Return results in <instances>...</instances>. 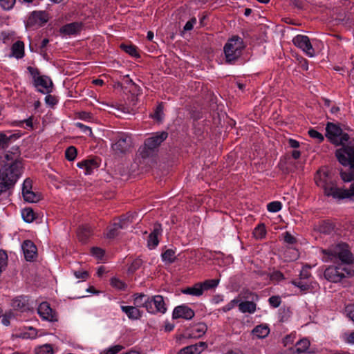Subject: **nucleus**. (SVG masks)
Returning <instances> with one entry per match:
<instances>
[{
	"mask_svg": "<svg viewBox=\"0 0 354 354\" xmlns=\"http://www.w3.org/2000/svg\"><path fill=\"white\" fill-rule=\"evenodd\" d=\"M268 302L273 308H277L281 305V299L279 296H272L269 298Z\"/></svg>",
	"mask_w": 354,
	"mask_h": 354,
	"instance_id": "48",
	"label": "nucleus"
},
{
	"mask_svg": "<svg viewBox=\"0 0 354 354\" xmlns=\"http://www.w3.org/2000/svg\"><path fill=\"white\" fill-rule=\"evenodd\" d=\"M282 205L279 201H273L268 204L267 209L270 212H277L281 210Z\"/></svg>",
	"mask_w": 354,
	"mask_h": 354,
	"instance_id": "43",
	"label": "nucleus"
},
{
	"mask_svg": "<svg viewBox=\"0 0 354 354\" xmlns=\"http://www.w3.org/2000/svg\"><path fill=\"white\" fill-rule=\"evenodd\" d=\"M300 279H308L310 277V273L308 268H303L300 272Z\"/></svg>",
	"mask_w": 354,
	"mask_h": 354,
	"instance_id": "64",
	"label": "nucleus"
},
{
	"mask_svg": "<svg viewBox=\"0 0 354 354\" xmlns=\"http://www.w3.org/2000/svg\"><path fill=\"white\" fill-rule=\"evenodd\" d=\"M139 152L142 158H147L153 156L154 149L147 147V146L145 145L143 147L140 149Z\"/></svg>",
	"mask_w": 354,
	"mask_h": 354,
	"instance_id": "40",
	"label": "nucleus"
},
{
	"mask_svg": "<svg viewBox=\"0 0 354 354\" xmlns=\"http://www.w3.org/2000/svg\"><path fill=\"white\" fill-rule=\"evenodd\" d=\"M201 287V283H196L193 286L183 289L182 292L185 295L200 297L203 294Z\"/></svg>",
	"mask_w": 354,
	"mask_h": 354,
	"instance_id": "27",
	"label": "nucleus"
},
{
	"mask_svg": "<svg viewBox=\"0 0 354 354\" xmlns=\"http://www.w3.org/2000/svg\"><path fill=\"white\" fill-rule=\"evenodd\" d=\"M36 354H53V349L51 345L44 344L36 349Z\"/></svg>",
	"mask_w": 354,
	"mask_h": 354,
	"instance_id": "42",
	"label": "nucleus"
},
{
	"mask_svg": "<svg viewBox=\"0 0 354 354\" xmlns=\"http://www.w3.org/2000/svg\"><path fill=\"white\" fill-rule=\"evenodd\" d=\"M323 252L328 255L330 261L336 262L339 260L341 261L337 266L340 272L344 274V278L354 276V269L351 266L354 258L347 244L339 243L333 245L329 249L323 250Z\"/></svg>",
	"mask_w": 354,
	"mask_h": 354,
	"instance_id": "2",
	"label": "nucleus"
},
{
	"mask_svg": "<svg viewBox=\"0 0 354 354\" xmlns=\"http://www.w3.org/2000/svg\"><path fill=\"white\" fill-rule=\"evenodd\" d=\"M292 42L309 57H312L315 55V50L308 36L298 35L293 38Z\"/></svg>",
	"mask_w": 354,
	"mask_h": 354,
	"instance_id": "8",
	"label": "nucleus"
},
{
	"mask_svg": "<svg viewBox=\"0 0 354 354\" xmlns=\"http://www.w3.org/2000/svg\"><path fill=\"white\" fill-rule=\"evenodd\" d=\"M12 306L15 310H19L22 312L26 311L29 309L28 300L24 296L17 297L12 300Z\"/></svg>",
	"mask_w": 354,
	"mask_h": 354,
	"instance_id": "21",
	"label": "nucleus"
},
{
	"mask_svg": "<svg viewBox=\"0 0 354 354\" xmlns=\"http://www.w3.org/2000/svg\"><path fill=\"white\" fill-rule=\"evenodd\" d=\"M123 348L124 347L121 345H115L108 348L106 351V354H116Z\"/></svg>",
	"mask_w": 354,
	"mask_h": 354,
	"instance_id": "52",
	"label": "nucleus"
},
{
	"mask_svg": "<svg viewBox=\"0 0 354 354\" xmlns=\"http://www.w3.org/2000/svg\"><path fill=\"white\" fill-rule=\"evenodd\" d=\"M121 309L131 319H138L141 317L140 310L136 306H122Z\"/></svg>",
	"mask_w": 354,
	"mask_h": 354,
	"instance_id": "26",
	"label": "nucleus"
},
{
	"mask_svg": "<svg viewBox=\"0 0 354 354\" xmlns=\"http://www.w3.org/2000/svg\"><path fill=\"white\" fill-rule=\"evenodd\" d=\"M149 301H151L153 311H148L149 313L164 314L167 311L166 304L162 295H155L149 298Z\"/></svg>",
	"mask_w": 354,
	"mask_h": 354,
	"instance_id": "15",
	"label": "nucleus"
},
{
	"mask_svg": "<svg viewBox=\"0 0 354 354\" xmlns=\"http://www.w3.org/2000/svg\"><path fill=\"white\" fill-rule=\"evenodd\" d=\"M283 279V274L280 271H274L270 274V279L272 281H281Z\"/></svg>",
	"mask_w": 354,
	"mask_h": 354,
	"instance_id": "53",
	"label": "nucleus"
},
{
	"mask_svg": "<svg viewBox=\"0 0 354 354\" xmlns=\"http://www.w3.org/2000/svg\"><path fill=\"white\" fill-rule=\"evenodd\" d=\"M310 346V342L307 339H302L298 341L295 344V353H301L308 350Z\"/></svg>",
	"mask_w": 354,
	"mask_h": 354,
	"instance_id": "33",
	"label": "nucleus"
},
{
	"mask_svg": "<svg viewBox=\"0 0 354 354\" xmlns=\"http://www.w3.org/2000/svg\"><path fill=\"white\" fill-rule=\"evenodd\" d=\"M120 48L122 50H123L125 53H128L132 57H139L140 55L137 52V48L132 45V44H122L120 45Z\"/></svg>",
	"mask_w": 354,
	"mask_h": 354,
	"instance_id": "35",
	"label": "nucleus"
},
{
	"mask_svg": "<svg viewBox=\"0 0 354 354\" xmlns=\"http://www.w3.org/2000/svg\"><path fill=\"white\" fill-rule=\"evenodd\" d=\"M308 135L310 138L317 140L319 143L322 142L324 140V136L313 129L308 131Z\"/></svg>",
	"mask_w": 354,
	"mask_h": 354,
	"instance_id": "44",
	"label": "nucleus"
},
{
	"mask_svg": "<svg viewBox=\"0 0 354 354\" xmlns=\"http://www.w3.org/2000/svg\"><path fill=\"white\" fill-rule=\"evenodd\" d=\"M153 117L158 121H160L163 117V105L162 103L159 104L156 107Z\"/></svg>",
	"mask_w": 354,
	"mask_h": 354,
	"instance_id": "47",
	"label": "nucleus"
},
{
	"mask_svg": "<svg viewBox=\"0 0 354 354\" xmlns=\"http://www.w3.org/2000/svg\"><path fill=\"white\" fill-rule=\"evenodd\" d=\"M124 223L122 221L114 223L108 230L106 236L113 239L118 235V230L124 227Z\"/></svg>",
	"mask_w": 354,
	"mask_h": 354,
	"instance_id": "31",
	"label": "nucleus"
},
{
	"mask_svg": "<svg viewBox=\"0 0 354 354\" xmlns=\"http://www.w3.org/2000/svg\"><path fill=\"white\" fill-rule=\"evenodd\" d=\"M28 71H29L30 75L32 76V77L34 79V82L35 81V78H37V77H40L39 76V70L37 68H33L32 66H28Z\"/></svg>",
	"mask_w": 354,
	"mask_h": 354,
	"instance_id": "61",
	"label": "nucleus"
},
{
	"mask_svg": "<svg viewBox=\"0 0 354 354\" xmlns=\"http://www.w3.org/2000/svg\"><path fill=\"white\" fill-rule=\"evenodd\" d=\"M333 198L337 199H344L354 196V184H352L348 189H335V192H333Z\"/></svg>",
	"mask_w": 354,
	"mask_h": 354,
	"instance_id": "23",
	"label": "nucleus"
},
{
	"mask_svg": "<svg viewBox=\"0 0 354 354\" xmlns=\"http://www.w3.org/2000/svg\"><path fill=\"white\" fill-rule=\"evenodd\" d=\"M325 278L332 282L337 283L344 278V274L340 272L338 266H329L324 271Z\"/></svg>",
	"mask_w": 354,
	"mask_h": 354,
	"instance_id": "16",
	"label": "nucleus"
},
{
	"mask_svg": "<svg viewBox=\"0 0 354 354\" xmlns=\"http://www.w3.org/2000/svg\"><path fill=\"white\" fill-rule=\"evenodd\" d=\"M252 333L256 337L263 339L269 335L270 328L266 324H260L253 328Z\"/></svg>",
	"mask_w": 354,
	"mask_h": 354,
	"instance_id": "24",
	"label": "nucleus"
},
{
	"mask_svg": "<svg viewBox=\"0 0 354 354\" xmlns=\"http://www.w3.org/2000/svg\"><path fill=\"white\" fill-rule=\"evenodd\" d=\"M77 156V149L75 147L71 146L68 147L65 151V157L69 161L75 160Z\"/></svg>",
	"mask_w": 354,
	"mask_h": 354,
	"instance_id": "41",
	"label": "nucleus"
},
{
	"mask_svg": "<svg viewBox=\"0 0 354 354\" xmlns=\"http://www.w3.org/2000/svg\"><path fill=\"white\" fill-rule=\"evenodd\" d=\"M22 217L26 223H31L35 218V214L31 208H24L21 212Z\"/></svg>",
	"mask_w": 354,
	"mask_h": 354,
	"instance_id": "37",
	"label": "nucleus"
},
{
	"mask_svg": "<svg viewBox=\"0 0 354 354\" xmlns=\"http://www.w3.org/2000/svg\"><path fill=\"white\" fill-rule=\"evenodd\" d=\"M10 138H8L5 134H0V147L5 148L8 147Z\"/></svg>",
	"mask_w": 354,
	"mask_h": 354,
	"instance_id": "55",
	"label": "nucleus"
},
{
	"mask_svg": "<svg viewBox=\"0 0 354 354\" xmlns=\"http://www.w3.org/2000/svg\"><path fill=\"white\" fill-rule=\"evenodd\" d=\"M91 252L98 259H101L104 255V250L100 248H93Z\"/></svg>",
	"mask_w": 354,
	"mask_h": 354,
	"instance_id": "57",
	"label": "nucleus"
},
{
	"mask_svg": "<svg viewBox=\"0 0 354 354\" xmlns=\"http://www.w3.org/2000/svg\"><path fill=\"white\" fill-rule=\"evenodd\" d=\"M196 18H192L190 20H189L185 24V25L184 26V30H185V31L191 30L193 28L194 25L196 24Z\"/></svg>",
	"mask_w": 354,
	"mask_h": 354,
	"instance_id": "60",
	"label": "nucleus"
},
{
	"mask_svg": "<svg viewBox=\"0 0 354 354\" xmlns=\"http://www.w3.org/2000/svg\"><path fill=\"white\" fill-rule=\"evenodd\" d=\"M218 283H219V279H207L203 282H199V283H201V285L202 286L201 289H202L203 292L205 290L215 288L218 285Z\"/></svg>",
	"mask_w": 354,
	"mask_h": 354,
	"instance_id": "32",
	"label": "nucleus"
},
{
	"mask_svg": "<svg viewBox=\"0 0 354 354\" xmlns=\"http://www.w3.org/2000/svg\"><path fill=\"white\" fill-rule=\"evenodd\" d=\"M74 274L76 278L83 280H85L88 277V273L86 271H75Z\"/></svg>",
	"mask_w": 354,
	"mask_h": 354,
	"instance_id": "59",
	"label": "nucleus"
},
{
	"mask_svg": "<svg viewBox=\"0 0 354 354\" xmlns=\"http://www.w3.org/2000/svg\"><path fill=\"white\" fill-rule=\"evenodd\" d=\"M254 236L256 239H262L266 236V230L264 224L258 225L253 232Z\"/></svg>",
	"mask_w": 354,
	"mask_h": 354,
	"instance_id": "38",
	"label": "nucleus"
},
{
	"mask_svg": "<svg viewBox=\"0 0 354 354\" xmlns=\"http://www.w3.org/2000/svg\"><path fill=\"white\" fill-rule=\"evenodd\" d=\"M315 180L317 186L324 189V194L327 196L333 198V192H335V189H341L335 186L330 174L326 169L319 170L315 177Z\"/></svg>",
	"mask_w": 354,
	"mask_h": 354,
	"instance_id": "5",
	"label": "nucleus"
},
{
	"mask_svg": "<svg viewBox=\"0 0 354 354\" xmlns=\"http://www.w3.org/2000/svg\"><path fill=\"white\" fill-rule=\"evenodd\" d=\"M292 283L294 286L298 287L302 293L306 292L310 288V286L306 283L303 282L301 279L294 280Z\"/></svg>",
	"mask_w": 354,
	"mask_h": 354,
	"instance_id": "39",
	"label": "nucleus"
},
{
	"mask_svg": "<svg viewBox=\"0 0 354 354\" xmlns=\"http://www.w3.org/2000/svg\"><path fill=\"white\" fill-rule=\"evenodd\" d=\"M92 234V229L88 225H82L77 231V237L82 243H86Z\"/></svg>",
	"mask_w": 354,
	"mask_h": 354,
	"instance_id": "20",
	"label": "nucleus"
},
{
	"mask_svg": "<svg viewBox=\"0 0 354 354\" xmlns=\"http://www.w3.org/2000/svg\"><path fill=\"white\" fill-rule=\"evenodd\" d=\"M335 229L334 223L330 221H322L319 225V231L325 234H329Z\"/></svg>",
	"mask_w": 354,
	"mask_h": 354,
	"instance_id": "30",
	"label": "nucleus"
},
{
	"mask_svg": "<svg viewBox=\"0 0 354 354\" xmlns=\"http://www.w3.org/2000/svg\"><path fill=\"white\" fill-rule=\"evenodd\" d=\"M162 229L161 224L156 223L153 225V230L149 234L147 240V246L149 249L155 248L159 243V236L162 234Z\"/></svg>",
	"mask_w": 354,
	"mask_h": 354,
	"instance_id": "10",
	"label": "nucleus"
},
{
	"mask_svg": "<svg viewBox=\"0 0 354 354\" xmlns=\"http://www.w3.org/2000/svg\"><path fill=\"white\" fill-rule=\"evenodd\" d=\"M37 311L43 319L50 322L57 321L55 313L48 302L45 301L41 303L38 307Z\"/></svg>",
	"mask_w": 354,
	"mask_h": 354,
	"instance_id": "14",
	"label": "nucleus"
},
{
	"mask_svg": "<svg viewBox=\"0 0 354 354\" xmlns=\"http://www.w3.org/2000/svg\"><path fill=\"white\" fill-rule=\"evenodd\" d=\"M34 85L36 87H41L43 89L38 88V91L46 94L52 91L53 82L48 76L42 75L35 78Z\"/></svg>",
	"mask_w": 354,
	"mask_h": 354,
	"instance_id": "12",
	"label": "nucleus"
},
{
	"mask_svg": "<svg viewBox=\"0 0 354 354\" xmlns=\"http://www.w3.org/2000/svg\"><path fill=\"white\" fill-rule=\"evenodd\" d=\"M48 20V14L45 11L32 12L25 22L26 28L35 30L43 26Z\"/></svg>",
	"mask_w": 354,
	"mask_h": 354,
	"instance_id": "7",
	"label": "nucleus"
},
{
	"mask_svg": "<svg viewBox=\"0 0 354 354\" xmlns=\"http://www.w3.org/2000/svg\"><path fill=\"white\" fill-rule=\"evenodd\" d=\"M243 48V40L241 37L234 36L230 39L224 46L226 62L232 64L236 60L241 56Z\"/></svg>",
	"mask_w": 354,
	"mask_h": 354,
	"instance_id": "4",
	"label": "nucleus"
},
{
	"mask_svg": "<svg viewBox=\"0 0 354 354\" xmlns=\"http://www.w3.org/2000/svg\"><path fill=\"white\" fill-rule=\"evenodd\" d=\"M341 177L342 178V180L344 181H346V182H349V181H351V180H353V171L351 170V171L350 173H346V172H341Z\"/></svg>",
	"mask_w": 354,
	"mask_h": 354,
	"instance_id": "58",
	"label": "nucleus"
},
{
	"mask_svg": "<svg viewBox=\"0 0 354 354\" xmlns=\"http://www.w3.org/2000/svg\"><path fill=\"white\" fill-rule=\"evenodd\" d=\"M81 26V24L77 22L71 23L62 26L60 31L68 35H75L80 30Z\"/></svg>",
	"mask_w": 354,
	"mask_h": 354,
	"instance_id": "25",
	"label": "nucleus"
},
{
	"mask_svg": "<svg viewBox=\"0 0 354 354\" xmlns=\"http://www.w3.org/2000/svg\"><path fill=\"white\" fill-rule=\"evenodd\" d=\"M24 200L29 203H37L40 200V195L32 190L26 191L22 194Z\"/></svg>",
	"mask_w": 354,
	"mask_h": 354,
	"instance_id": "34",
	"label": "nucleus"
},
{
	"mask_svg": "<svg viewBox=\"0 0 354 354\" xmlns=\"http://www.w3.org/2000/svg\"><path fill=\"white\" fill-rule=\"evenodd\" d=\"M12 53L16 58H22L24 56V43L21 41H16L12 46Z\"/></svg>",
	"mask_w": 354,
	"mask_h": 354,
	"instance_id": "29",
	"label": "nucleus"
},
{
	"mask_svg": "<svg viewBox=\"0 0 354 354\" xmlns=\"http://www.w3.org/2000/svg\"><path fill=\"white\" fill-rule=\"evenodd\" d=\"M238 302H239V300H237L236 299L232 300L230 303H228L227 305H225V306H223L222 308V310L223 312H227V311L232 310Z\"/></svg>",
	"mask_w": 354,
	"mask_h": 354,
	"instance_id": "54",
	"label": "nucleus"
},
{
	"mask_svg": "<svg viewBox=\"0 0 354 354\" xmlns=\"http://www.w3.org/2000/svg\"><path fill=\"white\" fill-rule=\"evenodd\" d=\"M45 101L48 104L52 106L55 105L57 102L56 97L50 95H48L46 96Z\"/></svg>",
	"mask_w": 354,
	"mask_h": 354,
	"instance_id": "62",
	"label": "nucleus"
},
{
	"mask_svg": "<svg viewBox=\"0 0 354 354\" xmlns=\"http://www.w3.org/2000/svg\"><path fill=\"white\" fill-rule=\"evenodd\" d=\"M111 284L113 287L118 290H124L127 286L122 281L115 277L111 279Z\"/></svg>",
	"mask_w": 354,
	"mask_h": 354,
	"instance_id": "46",
	"label": "nucleus"
},
{
	"mask_svg": "<svg viewBox=\"0 0 354 354\" xmlns=\"http://www.w3.org/2000/svg\"><path fill=\"white\" fill-rule=\"evenodd\" d=\"M111 147L117 154H125L129 152L133 147L131 137L125 133H117Z\"/></svg>",
	"mask_w": 354,
	"mask_h": 354,
	"instance_id": "6",
	"label": "nucleus"
},
{
	"mask_svg": "<svg viewBox=\"0 0 354 354\" xmlns=\"http://www.w3.org/2000/svg\"><path fill=\"white\" fill-rule=\"evenodd\" d=\"M133 296V304L136 308L145 307L147 311H153L151 301H149V297L147 298L146 295L140 293L135 294Z\"/></svg>",
	"mask_w": 354,
	"mask_h": 354,
	"instance_id": "19",
	"label": "nucleus"
},
{
	"mask_svg": "<svg viewBox=\"0 0 354 354\" xmlns=\"http://www.w3.org/2000/svg\"><path fill=\"white\" fill-rule=\"evenodd\" d=\"M8 256L5 251L0 250V272L7 266Z\"/></svg>",
	"mask_w": 354,
	"mask_h": 354,
	"instance_id": "49",
	"label": "nucleus"
},
{
	"mask_svg": "<svg viewBox=\"0 0 354 354\" xmlns=\"http://www.w3.org/2000/svg\"><path fill=\"white\" fill-rule=\"evenodd\" d=\"M168 133L166 131L156 132L151 137L145 140V145L151 149H156L167 139Z\"/></svg>",
	"mask_w": 354,
	"mask_h": 354,
	"instance_id": "11",
	"label": "nucleus"
},
{
	"mask_svg": "<svg viewBox=\"0 0 354 354\" xmlns=\"http://www.w3.org/2000/svg\"><path fill=\"white\" fill-rule=\"evenodd\" d=\"M194 311L187 306L182 305L176 306L172 314L173 319L183 318L191 319L194 316Z\"/></svg>",
	"mask_w": 354,
	"mask_h": 354,
	"instance_id": "13",
	"label": "nucleus"
},
{
	"mask_svg": "<svg viewBox=\"0 0 354 354\" xmlns=\"http://www.w3.org/2000/svg\"><path fill=\"white\" fill-rule=\"evenodd\" d=\"M22 250L26 261H31L37 254V248L35 245L30 240L25 241L22 244Z\"/></svg>",
	"mask_w": 354,
	"mask_h": 354,
	"instance_id": "18",
	"label": "nucleus"
},
{
	"mask_svg": "<svg viewBox=\"0 0 354 354\" xmlns=\"http://www.w3.org/2000/svg\"><path fill=\"white\" fill-rule=\"evenodd\" d=\"M22 163L14 153H6L0 160V197L8 198L21 174Z\"/></svg>",
	"mask_w": 354,
	"mask_h": 354,
	"instance_id": "1",
	"label": "nucleus"
},
{
	"mask_svg": "<svg viewBox=\"0 0 354 354\" xmlns=\"http://www.w3.org/2000/svg\"><path fill=\"white\" fill-rule=\"evenodd\" d=\"M326 137L328 140L335 146H342L337 149L335 156L338 159V152L342 155H346L349 151L346 150L351 143L354 142V139L351 138L346 133H344L339 126L332 122H328L326 127Z\"/></svg>",
	"mask_w": 354,
	"mask_h": 354,
	"instance_id": "3",
	"label": "nucleus"
},
{
	"mask_svg": "<svg viewBox=\"0 0 354 354\" xmlns=\"http://www.w3.org/2000/svg\"><path fill=\"white\" fill-rule=\"evenodd\" d=\"M162 259L164 261L169 263H174L176 259V252L172 249H167L162 254Z\"/></svg>",
	"mask_w": 354,
	"mask_h": 354,
	"instance_id": "36",
	"label": "nucleus"
},
{
	"mask_svg": "<svg viewBox=\"0 0 354 354\" xmlns=\"http://www.w3.org/2000/svg\"><path fill=\"white\" fill-rule=\"evenodd\" d=\"M257 305L253 301H242L239 304V310L243 313H254L256 311Z\"/></svg>",
	"mask_w": 354,
	"mask_h": 354,
	"instance_id": "28",
	"label": "nucleus"
},
{
	"mask_svg": "<svg viewBox=\"0 0 354 354\" xmlns=\"http://www.w3.org/2000/svg\"><path fill=\"white\" fill-rule=\"evenodd\" d=\"M207 348L205 342H200L195 344L189 345L180 349L178 354H201Z\"/></svg>",
	"mask_w": 354,
	"mask_h": 354,
	"instance_id": "17",
	"label": "nucleus"
},
{
	"mask_svg": "<svg viewBox=\"0 0 354 354\" xmlns=\"http://www.w3.org/2000/svg\"><path fill=\"white\" fill-rule=\"evenodd\" d=\"M32 181L30 178H26L22 186V194L24 193L26 191H30L32 190Z\"/></svg>",
	"mask_w": 354,
	"mask_h": 354,
	"instance_id": "51",
	"label": "nucleus"
},
{
	"mask_svg": "<svg viewBox=\"0 0 354 354\" xmlns=\"http://www.w3.org/2000/svg\"><path fill=\"white\" fill-rule=\"evenodd\" d=\"M349 152L346 155H342L338 152V161L344 166L350 165L353 171V179L354 180V142L346 149Z\"/></svg>",
	"mask_w": 354,
	"mask_h": 354,
	"instance_id": "9",
	"label": "nucleus"
},
{
	"mask_svg": "<svg viewBox=\"0 0 354 354\" xmlns=\"http://www.w3.org/2000/svg\"><path fill=\"white\" fill-rule=\"evenodd\" d=\"M346 316L354 322V305L348 304L345 307Z\"/></svg>",
	"mask_w": 354,
	"mask_h": 354,
	"instance_id": "50",
	"label": "nucleus"
},
{
	"mask_svg": "<svg viewBox=\"0 0 354 354\" xmlns=\"http://www.w3.org/2000/svg\"><path fill=\"white\" fill-rule=\"evenodd\" d=\"M284 241L289 244H293L296 242V239L290 232H286L284 234Z\"/></svg>",
	"mask_w": 354,
	"mask_h": 354,
	"instance_id": "56",
	"label": "nucleus"
},
{
	"mask_svg": "<svg viewBox=\"0 0 354 354\" xmlns=\"http://www.w3.org/2000/svg\"><path fill=\"white\" fill-rule=\"evenodd\" d=\"M77 167L85 169L86 175L91 174L93 170L98 167V164L94 159L84 160L77 163Z\"/></svg>",
	"mask_w": 354,
	"mask_h": 354,
	"instance_id": "22",
	"label": "nucleus"
},
{
	"mask_svg": "<svg viewBox=\"0 0 354 354\" xmlns=\"http://www.w3.org/2000/svg\"><path fill=\"white\" fill-rule=\"evenodd\" d=\"M76 126L79 127L82 131L84 133L88 132L89 135L91 136L92 134L91 129L87 126H85L84 124L77 122L76 124Z\"/></svg>",
	"mask_w": 354,
	"mask_h": 354,
	"instance_id": "63",
	"label": "nucleus"
},
{
	"mask_svg": "<svg viewBox=\"0 0 354 354\" xmlns=\"http://www.w3.org/2000/svg\"><path fill=\"white\" fill-rule=\"evenodd\" d=\"M15 3L16 0H0V6L5 10H10Z\"/></svg>",
	"mask_w": 354,
	"mask_h": 354,
	"instance_id": "45",
	"label": "nucleus"
}]
</instances>
